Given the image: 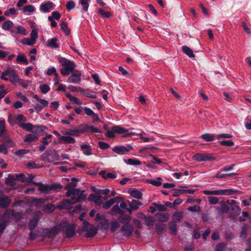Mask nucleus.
Returning <instances> with one entry per match:
<instances>
[{
	"label": "nucleus",
	"instance_id": "f257e3e1",
	"mask_svg": "<svg viewBox=\"0 0 251 251\" xmlns=\"http://www.w3.org/2000/svg\"><path fill=\"white\" fill-rule=\"evenodd\" d=\"M75 177L72 178V182L68 183L65 187L67 190L66 195L67 197H71L70 199L64 200L62 205H58L57 208L62 209L67 207L68 204H75L80 202L86 199V196L84 194V191H80L78 188H76V184L74 183L77 181Z\"/></svg>",
	"mask_w": 251,
	"mask_h": 251
},
{
	"label": "nucleus",
	"instance_id": "f03ea898",
	"mask_svg": "<svg viewBox=\"0 0 251 251\" xmlns=\"http://www.w3.org/2000/svg\"><path fill=\"white\" fill-rule=\"evenodd\" d=\"M57 60L63 67V68L60 69V72L64 76L68 75L71 73L73 72L76 67V65L74 62L71 61L66 58L58 57Z\"/></svg>",
	"mask_w": 251,
	"mask_h": 251
},
{
	"label": "nucleus",
	"instance_id": "7ed1b4c3",
	"mask_svg": "<svg viewBox=\"0 0 251 251\" xmlns=\"http://www.w3.org/2000/svg\"><path fill=\"white\" fill-rule=\"evenodd\" d=\"M0 78L5 81L9 80L14 84L17 83L19 80L16 71L11 69L10 68H8L6 70L2 73Z\"/></svg>",
	"mask_w": 251,
	"mask_h": 251
},
{
	"label": "nucleus",
	"instance_id": "20e7f679",
	"mask_svg": "<svg viewBox=\"0 0 251 251\" xmlns=\"http://www.w3.org/2000/svg\"><path fill=\"white\" fill-rule=\"evenodd\" d=\"M61 231L65 232L67 238L73 237L75 232L76 225L70 224L67 222H62L60 223Z\"/></svg>",
	"mask_w": 251,
	"mask_h": 251
},
{
	"label": "nucleus",
	"instance_id": "39448f33",
	"mask_svg": "<svg viewBox=\"0 0 251 251\" xmlns=\"http://www.w3.org/2000/svg\"><path fill=\"white\" fill-rule=\"evenodd\" d=\"M10 32L12 36L16 39H18V34L25 36L28 34L25 28L21 25H18L15 26H14V27L11 29Z\"/></svg>",
	"mask_w": 251,
	"mask_h": 251
},
{
	"label": "nucleus",
	"instance_id": "423d86ee",
	"mask_svg": "<svg viewBox=\"0 0 251 251\" xmlns=\"http://www.w3.org/2000/svg\"><path fill=\"white\" fill-rule=\"evenodd\" d=\"M133 149L132 146L127 144L126 146H117L112 148V151L118 154H126Z\"/></svg>",
	"mask_w": 251,
	"mask_h": 251
},
{
	"label": "nucleus",
	"instance_id": "0eeeda50",
	"mask_svg": "<svg viewBox=\"0 0 251 251\" xmlns=\"http://www.w3.org/2000/svg\"><path fill=\"white\" fill-rule=\"evenodd\" d=\"M44 160L49 162H52L54 161H57L59 159V155L55 151H47L43 155Z\"/></svg>",
	"mask_w": 251,
	"mask_h": 251
},
{
	"label": "nucleus",
	"instance_id": "6e6552de",
	"mask_svg": "<svg viewBox=\"0 0 251 251\" xmlns=\"http://www.w3.org/2000/svg\"><path fill=\"white\" fill-rule=\"evenodd\" d=\"M60 231H61V230L59 224L58 226H55L51 229H44L43 234L46 237L51 238L56 235Z\"/></svg>",
	"mask_w": 251,
	"mask_h": 251
},
{
	"label": "nucleus",
	"instance_id": "1a4fd4ad",
	"mask_svg": "<svg viewBox=\"0 0 251 251\" xmlns=\"http://www.w3.org/2000/svg\"><path fill=\"white\" fill-rule=\"evenodd\" d=\"M72 73V75L67 80L68 82L72 83H79L81 81V73L76 70H74Z\"/></svg>",
	"mask_w": 251,
	"mask_h": 251
},
{
	"label": "nucleus",
	"instance_id": "9d476101",
	"mask_svg": "<svg viewBox=\"0 0 251 251\" xmlns=\"http://www.w3.org/2000/svg\"><path fill=\"white\" fill-rule=\"evenodd\" d=\"M193 158L194 160L198 162L213 160L215 159L213 156L201 153H196L193 156Z\"/></svg>",
	"mask_w": 251,
	"mask_h": 251
},
{
	"label": "nucleus",
	"instance_id": "9b49d317",
	"mask_svg": "<svg viewBox=\"0 0 251 251\" xmlns=\"http://www.w3.org/2000/svg\"><path fill=\"white\" fill-rule=\"evenodd\" d=\"M127 208V204L124 201H122L120 205H115L112 208V211L114 213H117L122 215L124 213L125 209Z\"/></svg>",
	"mask_w": 251,
	"mask_h": 251
},
{
	"label": "nucleus",
	"instance_id": "f8f14e48",
	"mask_svg": "<svg viewBox=\"0 0 251 251\" xmlns=\"http://www.w3.org/2000/svg\"><path fill=\"white\" fill-rule=\"evenodd\" d=\"M133 228L131 225H124L120 229V232L127 237H130L133 232Z\"/></svg>",
	"mask_w": 251,
	"mask_h": 251
},
{
	"label": "nucleus",
	"instance_id": "ddd939ff",
	"mask_svg": "<svg viewBox=\"0 0 251 251\" xmlns=\"http://www.w3.org/2000/svg\"><path fill=\"white\" fill-rule=\"evenodd\" d=\"M48 199L43 198H34L29 202L30 206H34L37 208H40L43 204L45 203Z\"/></svg>",
	"mask_w": 251,
	"mask_h": 251
},
{
	"label": "nucleus",
	"instance_id": "4468645a",
	"mask_svg": "<svg viewBox=\"0 0 251 251\" xmlns=\"http://www.w3.org/2000/svg\"><path fill=\"white\" fill-rule=\"evenodd\" d=\"M34 184L38 186V190L40 193L48 194L51 190V187L49 185H44L41 182H33Z\"/></svg>",
	"mask_w": 251,
	"mask_h": 251
},
{
	"label": "nucleus",
	"instance_id": "2eb2a0df",
	"mask_svg": "<svg viewBox=\"0 0 251 251\" xmlns=\"http://www.w3.org/2000/svg\"><path fill=\"white\" fill-rule=\"evenodd\" d=\"M70 135H62L58 137V140L63 144H74L76 140Z\"/></svg>",
	"mask_w": 251,
	"mask_h": 251
},
{
	"label": "nucleus",
	"instance_id": "dca6fc26",
	"mask_svg": "<svg viewBox=\"0 0 251 251\" xmlns=\"http://www.w3.org/2000/svg\"><path fill=\"white\" fill-rule=\"evenodd\" d=\"M88 199L89 201L94 202L97 205H100L102 203L101 197L98 195L91 194Z\"/></svg>",
	"mask_w": 251,
	"mask_h": 251
},
{
	"label": "nucleus",
	"instance_id": "f3484780",
	"mask_svg": "<svg viewBox=\"0 0 251 251\" xmlns=\"http://www.w3.org/2000/svg\"><path fill=\"white\" fill-rule=\"evenodd\" d=\"M11 202V199L7 196H0V206L7 208Z\"/></svg>",
	"mask_w": 251,
	"mask_h": 251
},
{
	"label": "nucleus",
	"instance_id": "a211bd4d",
	"mask_svg": "<svg viewBox=\"0 0 251 251\" xmlns=\"http://www.w3.org/2000/svg\"><path fill=\"white\" fill-rule=\"evenodd\" d=\"M121 200L119 197H116L110 199L107 201L104 204H103L102 207L104 209H107L110 208L112 205L116 202H119Z\"/></svg>",
	"mask_w": 251,
	"mask_h": 251
},
{
	"label": "nucleus",
	"instance_id": "6ab92c4d",
	"mask_svg": "<svg viewBox=\"0 0 251 251\" xmlns=\"http://www.w3.org/2000/svg\"><path fill=\"white\" fill-rule=\"evenodd\" d=\"M53 9V3L51 1L42 3L40 5V10L45 13H48L50 10Z\"/></svg>",
	"mask_w": 251,
	"mask_h": 251
},
{
	"label": "nucleus",
	"instance_id": "aec40b11",
	"mask_svg": "<svg viewBox=\"0 0 251 251\" xmlns=\"http://www.w3.org/2000/svg\"><path fill=\"white\" fill-rule=\"evenodd\" d=\"M128 193L133 198L136 199H141L142 197V193L141 192L136 189L128 190Z\"/></svg>",
	"mask_w": 251,
	"mask_h": 251
},
{
	"label": "nucleus",
	"instance_id": "412c9836",
	"mask_svg": "<svg viewBox=\"0 0 251 251\" xmlns=\"http://www.w3.org/2000/svg\"><path fill=\"white\" fill-rule=\"evenodd\" d=\"M128 203L129 207L132 208L133 210L138 209L142 204V203L139 201L134 200L131 201H128Z\"/></svg>",
	"mask_w": 251,
	"mask_h": 251
},
{
	"label": "nucleus",
	"instance_id": "4be33fe9",
	"mask_svg": "<svg viewBox=\"0 0 251 251\" xmlns=\"http://www.w3.org/2000/svg\"><path fill=\"white\" fill-rule=\"evenodd\" d=\"M131 219V217L128 215H121L119 218L120 222L124 225H130Z\"/></svg>",
	"mask_w": 251,
	"mask_h": 251
},
{
	"label": "nucleus",
	"instance_id": "5701e85b",
	"mask_svg": "<svg viewBox=\"0 0 251 251\" xmlns=\"http://www.w3.org/2000/svg\"><path fill=\"white\" fill-rule=\"evenodd\" d=\"M16 63L18 64L25 63L27 65L29 63L26 57L23 54H19L16 59Z\"/></svg>",
	"mask_w": 251,
	"mask_h": 251
},
{
	"label": "nucleus",
	"instance_id": "b1692460",
	"mask_svg": "<svg viewBox=\"0 0 251 251\" xmlns=\"http://www.w3.org/2000/svg\"><path fill=\"white\" fill-rule=\"evenodd\" d=\"M14 27V23L10 20H7L4 22L2 25V28L4 30H10Z\"/></svg>",
	"mask_w": 251,
	"mask_h": 251
},
{
	"label": "nucleus",
	"instance_id": "393cba45",
	"mask_svg": "<svg viewBox=\"0 0 251 251\" xmlns=\"http://www.w3.org/2000/svg\"><path fill=\"white\" fill-rule=\"evenodd\" d=\"M80 148L84 154L86 155H90L92 154V149L90 145H82L80 146Z\"/></svg>",
	"mask_w": 251,
	"mask_h": 251
},
{
	"label": "nucleus",
	"instance_id": "a878e982",
	"mask_svg": "<svg viewBox=\"0 0 251 251\" xmlns=\"http://www.w3.org/2000/svg\"><path fill=\"white\" fill-rule=\"evenodd\" d=\"M236 191L232 189L218 190V195L229 196L235 194Z\"/></svg>",
	"mask_w": 251,
	"mask_h": 251
},
{
	"label": "nucleus",
	"instance_id": "bb28decb",
	"mask_svg": "<svg viewBox=\"0 0 251 251\" xmlns=\"http://www.w3.org/2000/svg\"><path fill=\"white\" fill-rule=\"evenodd\" d=\"M12 214V215L14 217V218L17 220H20L21 219L22 217V214L20 212H16L13 213L12 211H10L9 210H6L3 214V217H5L7 216Z\"/></svg>",
	"mask_w": 251,
	"mask_h": 251
},
{
	"label": "nucleus",
	"instance_id": "cd10ccee",
	"mask_svg": "<svg viewBox=\"0 0 251 251\" xmlns=\"http://www.w3.org/2000/svg\"><path fill=\"white\" fill-rule=\"evenodd\" d=\"M57 39L56 37L52 38L50 41H48L47 46L52 49L59 48V45L56 43Z\"/></svg>",
	"mask_w": 251,
	"mask_h": 251
},
{
	"label": "nucleus",
	"instance_id": "c85d7f7f",
	"mask_svg": "<svg viewBox=\"0 0 251 251\" xmlns=\"http://www.w3.org/2000/svg\"><path fill=\"white\" fill-rule=\"evenodd\" d=\"M125 162L127 165L132 166L140 165L141 164L139 160L134 158H129L127 160H125Z\"/></svg>",
	"mask_w": 251,
	"mask_h": 251
},
{
	"label": "nucleus",
	"instance_id": "c756f323",
	"mask_svg": "<svg viewBox=\"0 0 251 251\" xmlns=\"http://www.w3.org/2000/svg\"><path fill=\"white\" fill-rule=\"evenodd\" d=\"M60 28L66 35H69L71 33V30L69 28L67 24L62 21L60 24Z\"/></svg>",
	"mask_w": 251,
	"mask_h": 251
},
{
	"label": "nucleus",
	"instance_id": "7c9ffc66",
	"mask_svg": "<svg viewBox=\"0 0 251 251\" xmlns=\"http://www.w3.org/2000/svg\"><path fill=\"white\" fill-rule=\"evenodd\" d=\"M38 136L35 134H28L26 135L24 139L25 142H30L37 140Z\"/></svg>",
	"mask_w": 251,
	"mask_h": 251
},
{
	"label": "nucleus",
	"instance_id": "2f4dec72",
	"mask_svg": "<svg viewBox=\"0 0 251 251\" xmlns=\"http://www.w3.org/2000/svg\"><path fill=\"white\" fill-rule=\"evenodd\" d=\"M182 50L183 52L188 55L189 57H194L195 55L193 50L186 46H182Z\"/></svg>",
	"mask_w": 251,
	"mask_h": 251
},
{
	"label": "nucleus",
	"instance_id": "473e14b6",
	"mask_svg": "<svg viewBox=\"0 0 251 251\" xmlns=\"http://www.w3.org/2000/svg\"><path fill=\"white\" fill-rule=\"evenodd\" d=\"M66 96L72 103L77 104L78 105H81L82 104L81 101L79 100L77 98L72 96L70 94H67Z\"/></svg>",
	"mask_w": 251,
	"mask_h": 251
},
{
	"label": "nucleus",
	"instance_id": "72a5a7b5",
	"mask_svg": "<svg viewBox=\"0 0 251 251\" xmlns=\"http://www.w3.org/2000/svg\"><path fill=\"white\" fill-rule=\"evenodd\" d=\"M97 228L93 226L88 231H87L85 236L87 238H92L97 233Z\"/></svg>",
	"mask_w": 251,
	"mask_h": 251
},
{
	"label": "nucleus",
	"instance_id": "f704fd0d",
	"mask_svg": "<svg viewBox=\"0 0 251 251\" xmlns=\"http://www.w3.org/2000/svg\"><path fill=\"white\" fill-rule=\"evenodd\" d=\"M55 210L54 206L52 204H49L44 205L43 207V210L44 212L48 213H50Z\"/></svg>",
	"mask_w": 251,
	"mask_h": 251
},
{
	"label": "nucleus",
	"instance_id": "c9c22d12",
	"mask_svg": "<svg viewBox=\"0 0 251 251\" xmlns=\"http://www.w3.org/2000/svg\"><path fill=\"white\" fill-rule=\"evenodd\" d=\"M215 134L205 133L202 134L201 136V137L206 141L210 142L213 141L214 139V137H215Z\"/></svg>",
	"mask_w": 251,
	"mask_h": 251
},
{
	"label": "nucleus",
	"instance_id": "e433bc0d",
	"mask_svg": "<svg viewBox=\"0 0 251 251\" xmlns=\"http://www.w3.org/2000/svg\"><path fill=\"white\" fill-rule=\"evenodd\" d=\"M8 224V221H5L2 219L0 218V234L3 233Z\"/></svg>",
	"mask_w": 251,
	"mask_h": 251
},
{
	"label": "nucleus",
	"instance_id": "4c0bfd02",
	"mask_svg": "<svg viewBox=\"0 0 251 251\" xmlns=\"http://www.w3.org/2000/svg\"><path fill=\"white\" fill-rule=\"evenodd\" d=\"M5 184L11 186H13L15 185L16 180L14 179L13 176L9 175L5 180Z\"/></svg>",
	"mask_w": 251,
	"mask_h": 251
},
{
	"label": "nucleus",
	"instance_id": "58836bf2",
	"mask_svg": "<svg viewBox=\"0 0 251 251\" xmlns=\"http://www.w3.org/2000/svg\"><path fill=\"white\" fill-rule=\"evenodd\" d=\"M20 126L27 131H31L33 127V125L31 123H21Z\"/></svg>",
	"mask_w": 251,
	"mask_h": 251
},
{
	"label": "nucleus",
	"instance_id": "ea45409f",
	"mask_svg": "<svg viewBox=\"0 0 251 251\" xmlns=\"http://www.w3.org/2000/svg\"><path fill=\"white\" fill-rule=\"evenodd\" d=\"M219 143L222 146L228 147H232L234 145V143L231 140H220L219 141Z\"/></svg>",
	"mask_w": 251,
	"mask_h": 251
},
{
	"label": "nucleus",
	"instance_id": "a19ab883",
	"mask_svg": "<svg viewBox=\"0 0 251 251\" xmlns=\"http://www.w3.org/2000/svg\"><path fill=\"white\" fill-rule=\"evenodd\" d=\"M61 18V15L58 11H53L51 13V16L48 17L49 21H52L53 20H58Z\"/></svg>",
	"mask_w": 251,
	"mask_h": 251
},
{
	"label": "nucleus",
	"instance_id": "79ce46f5",
	"mask_svg": "<svg viewBox=\"0 0 251 251\" xmlns=\"http://www.w3.org/2000/svg\"><path fill=\"white\" fill-rule=\"evenodd\" d=\"M33 98L36 100H37L38 102H39L44 108L47 106L49 104V102L47 100L45 99H42L39 98V97L37 95L34 96Z\"/></svg>",
	"mask_w": 251,
	"mask_h": 251
},
{
	"label": "nucleus",
	"instance_id": "37998d69",
	"mask_svg": "<svg viewBox=\"0 0 251 251\" xmlns=\"http://www.w3.org/2000/svg\"><path fill=\"white\" fill-rule=\"evenodd\" d=\"M17 14V11L14 8H11L4 12V15L8 17L16 16Z\"/></svg>",
	"mask_w": 251,
	"mask_h": 251
},
{
	"label": "nucleus",
	"instance_id": "c03bdc74",
	"mask_svg": "<svg viewBox=\"0 0 251 251\" xmlns=\"http://www.w3.org/2000/svg\"><path fill=\"white\" fill-rule=\"evenodd\" d=\"M35 41L30 38H24L22 41V43L25 45L32 46L35 43Z\"/></svg>",
	"mask_w": 251,
	"mask_h": 251
},
{
	"label": "nucleus",
	"instance_id": "a18cd8bd",
	"mask_svg": "<svg viewBox=\"0 0 251 251\" xmlns=\"http://www.w3.org/2000/svg\"><path fill=\"white\" fill-rule=\"evenodd\" d=\"M169 227L171 231V233L172 234H176V224L175 221H172L169 223Z\"/></svg>",
	"mask_w": 251,
	"mask_h": 251
},
{
	"label": "nucleus",
	"instance_id": "49530a36",
	"mask_svg": "<svg viewBox=\"0 0 251 251\" xmlns=\"http://www.w3.org/2000/svg\"><path fill=\"white\" fill-rule=\"evenodd\" d=\"M113 127L114 128V131H115V133L118 134L125 133L127 131V129L119 126H114Z\"/></svg>",
	"mask_w": 251,
	"mask_h": 251
},
{
	"label": "nucleus",
	"instance_id": "de8ad7c7",
	"mask_svg": "<svg viewBox=\"0 0 251 251\" xmlns=\"http://www.w3.org/2000/svg\"><path fill=\"white\" fill-rule=\"evenodd\" d=\"M80 133V131L77 127H75L69 129L68 135L78 136Z\"/></svg>",
	"mask_w": 251,
	"mask_h": 251
},
{
	"label": "nucleus",
	"instance_id": "09e8293b",
	"mask_svg": "<svg viewBox=\"0 0 251 251\" xmlns=\"http://www.w3.org/2000/svg\"><path fill=\"white\" fill-rule=\"evenodd\" d=\"M248 230V227L246 225L243 226L242 227L240 237L244 240L246 238Z\"/></svg>",
	"mask_w": 251,
	"mask_h": 251
},
{
	"label": "nucleus",
	"instance_id": "8fccbe9b",
	"mask_svg": "<svg viewBox=\"0 0 251 251\" xmlns=\"http://www.w3.org/2000/svg\"><path fill=\"white\" fill-rule=\"evenodd\" d=\"M79 3L81 5L83 11H87L88 10L89 5L88 0H80Z\"/></svg>",
	"mask_w": 251,
	"mask_h": 251
},
{
	"label": "nucleus",
	"instance_id": "3c124183",
	"mask_svg": "<svg viewBox=\"0 0 251 251\" xmlns=\"http://www.w3.org/2000/svg\"><path fill=\"white\" fill-rule=\"evenodd\" d=\"M23 12L32 13L35 10V8L32 5H28L24 7L23 9Z\"/></svg>",
	"mask_w": 251,
	"mask_h": 251
},
{
	"label": "nucleus",
	"instance_id": "603ef678",
	"mask_svg": "<svg viewBox=\"0 0 251 251\" xmlns=\"http://www.w3.org/2000/svg\"><path fill=\"white\" fill-rule=\"evenodd\" d=\"M160 179V177H158L156 179H149L148 182L155 186H159L161 185Z\"/></svg>",
	"mask_w": 251,
	"mask_h": 251
},
{
	"label": "nucleus",
	"instance_id": "864d4df0",
	"mask_svg": "<svg viewBox=\"0 0 251 251\" xmlns=\"http://www.w3.org/2000/svg\"><path fill=\"white\" fill-rule=\"evenodd\" d=\"M85 130H91L93 133H101V130L96 126H87L85 127Z\"/></svg>",
	"mask_w": 251,
	"mask_h": 251
},
{
	"label": "nucleus",
	"instance_id": "5fc2aeb1",
	"mask_svg": "<svg viewBox=\"0 0 251 251\" xmlns=\"http://www.w3.org/2000/svg\"><path fill=\"white\" fill-rule=\"evenodd\" d=\"M40 89L41 90V92L44 94H47L50 90V87L48 85L45 84L40 85Z\"/></svg>",
	"mask_w": 251,
	"mask_h": 251
},
{
	"label": "nucleus",
	"instance_id": "6e6d98bb",
	"mask_svg": "<svg viewBox=\"0 0 251 251\" xmlns=\"http://www.w3.org/2000/svg\"><path fill=\"white\" fill-rule=\"evenodd\" d=\"M158 220L160 222H165L169 219V216L167 214H159L158 215Z\"/></svg>",
	"mask_w": 251,
	"mask_h": 251
},
{
	"label": "nucleus",
	"instance_id": "4d7b16f0",
	"mask_svg": "<svg viewBox=\"0 0 251 251\" xmlns=\"http://www.w3.org/2000/svg\"><path fill=\"white\" fill-rule=\"evenodd\" d=\"M99 147L101 150H107L110 148V145L109 144L104 142L102 141L99 142Z\"/></svg>",
	"mask_w": 251,
	"mask_h": 251
},
{
	"label": "nucleus",
	"instance_id": "13d9d810",
	"mask_svg": "<svg viewBox=\"0 0 251 251\" xmlns=\"http://www.w3.org/2000/svg\"><path fill=\"white\" fill-rule=\"evenodd\" d=\"M166 228V226L163 224H158L156 225V230L158 233L163 232Z\"/></svg>",
	"mask_w": 251,
	"mask_h": 251
},
{
	"label": "nucleus",
	"instance_id": "bf43d9fd",
	"mask_svg": "<svg viewBox=\"0 0 251 251\" xmlns=\"http://www.w3.org/2000/svg\"><path fill=\"white\" fill-rule=\"evenodd\" d=\"M120 226V225L118 222L116 220H114L111 222V230L112 231H116Z\"/></svg>",
	"mask_w": 251,
	"mask_h": 251
},
{
	"label": "nucleus",
	"instance_id": "052dcab7",
	"mask_svg": "<svg viewBox=\"0 0 251 251\" xmlns=\"http://www.w3.org/2000/svg\"><path fill=\"white\" fill-rule=\"evenodd\" d=\"M38 223V220L37 219H33L32 220H31L29 224H28V226L29 229L32 230L36 226L37 224Z\"/></svg>",
	"mask_w": 251,
	"mask_h": 251
},
{
	"label": "nucleus",
	"instance_id": "680f3d73",
	"mask_svg": "<svg viewBox=\"0 0 251 251\" xmlns=\"http://www.w3.org/2000/svg\"><path fill=\"white\" fill-rule=\"evenodd\" d=\"M215 137L216 139H220V138H230L232 137V135L228 133H221L219 134L216 135Z\"/></svg>",
	"mask_w": 251,
	"mask_h": 251
},
{
	"label": "nucleus",
	"instance_id": "e2e57ef3",
	"mask_svg": "<svg viewBox=\"0 0 251 251\" xmlns=\"http://www.w3.org/2000/svg\"><path fill=\"white\" fill-rule=\"evenodd\" d=\"M83 226L82 227V230L84 231H88L91 227L93 226L90 225L89 223L86 221H84L83 223Z\"/></svg>",
	"mask_w": 251,
	"mask_h": 251
},
{
	"label": "nucleus",
	"instance_id": "0e129e2a",
	"mask_svg": "<svg viewBox=\"0 0 251 251\" xmlns=\"http://www.w3.org/2000/svg\"><path fill=\"white\" fill-rule=\"evenodd\" d=\"M233 174H225L223 173V172H219L216 175L215 177L218 178H226L227 176H229Z\"/></svg>",
	"mask_w": 251,
	"mask_h": 251
},
{
	"label": "nucleus",
	"instance_id": "69168bd1",
	"mask_svg": "<svg viewBox=\"0 0 251 251\" xmlns=\"http://www.w3.org/2000/svg\"><path fill=\"white\" fill-rule=\"evenodd\" d=\"M75 7V3L73 0H69L66 4V8L67 10L70 11L73 9Z\"/></svg>",
	"mask_w": 251,
	"mask_h": 251
},
{
	"label": "nucleus",
	"instance_id": "338daca9",
	"mask_svg": "<svg viewBox=\"0 0 251 251\" xmlns=\"http://www.w3.org/2000/svg\"><path fill=\"white\" fill-rule=\"evenodd\" d=\"M37 38L38 33L37 30L36 29H32L30 33V38H31L36 42V40Z\"/></svg>",
	"mask_w": 251,
	"mask_h": 251
},
{
	"label": "nucleus",
	"instance_id": "774afa93",
	"mask_svg": "<svg viewBox=\"0 0 251 251\" xmlns=\"http://www.w3.org/2000/svg\"><path fill=\"white\" fill-rule=\"evenodd\" d=\"M4 144L6 145V146L8 148H11L13 147L14 143L13 141L9 138H6L3 143Z\"/></svg>",
	"mask_w": 251,
	"mask_h": 251
}]
</instances>
